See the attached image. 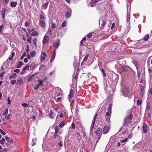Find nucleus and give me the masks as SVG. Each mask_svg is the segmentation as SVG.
<instances>
[{
  "instance_id": "27",
  "label": "nucleus",
  "mask_w": 152,
  "mask_h": 152,
  "mask_svg": "<svg viewBox=\"0 0 152 152\" xmlns=\"http://www.w3.org/2000/svg\"><path fill=\"white\" fill-rule=\"evenodd\" d=\"M16 77V74L15 73H13L9 77V78L11 80L12 78H15Z\"/></svg>"
},
{
  "instance_id": "32",
  "label": "nucleus",
  "mask_w": 152,
  "mask_h": 152,
  "mask_svg": "<svg viewBox=\"0 0 152 152\" xmlns=\"http://www.w3.org/2000/svg\"><path fill=\"white\" fill-rule=\"evenodd\" d=\"M37 39L36 38H34V39L33 40V42L34 44V45L36 47H37Z\"/></svg>"
},
{
  "instance_id": "53",
  "label": "nucleus",
  "mask_w": 152,
  "mask_h": 152,
  "mask_svg": "<svg viewBox=\"0 0 152 152\" xmlns=\"http://www.w3.org/2000/svg\"><path fill=\"white\" fill-rule=\"evenodd\" d=\"M148 71L149 75L151 77L152 76V69H149Z\"/></svg>"
},
{
  "instance_id": "3",
  "label": "nucleus",
  "mask_w": 152,
  "mask_h": 152,
  "mask_svg": "<svg viewBox=\"0 0 152 152\" xmlns=\"http://www.w3.org/2000/svg\"><path fill=\"white\" fill-rule=\"evenodd\" d=\"M98 113H96L94 115L93 118L92 124H100L102 123L101 119L97 117Z\"/></svg>"
},
{
  "instance_id": "58",
  "label": "nucleus",
  "mask_w": 152,
  "mask_h": 152,
  "mask_svg": "<svg viewBox=\"0 0 152 152\" xmlns=\"http://www.w3.org/2000/svg\"><path fill=\"white\" fill-rule=\"evenodd\" d=\"M21 105L22 106L24 107H28V104L26 103H22Z\"/></svg>"
},
{
  "instance_id": "16",
  "label": "nucleus",
  "mask_w": 152,
  "mask_h": 152,
  "mask_svg": "<svg viewBox=\"0 0 152 152\" xmlns=\"http://www.w3.org/2000/svg\"><path fill=\"white\" fill-rule=\"evenodd\" d=\"M60 41L59 40H58L56 42H55L53 45L54 47H55L56 48V49L60 45Z\"/></svg>"
},
{
  "instance_id": "43",
  "label": "nucleus",
  "mask_w": 152,
  "mask_h": 152,
  "mask_svg": "<svg viewBox=\"0 0 152 152\" xmlns=\"http://www.w3.org/2000/svg\"><path fill=\"white\" fill-rule=\"evenodd\" d=\"M60 109V107L58 106H56V107H55L54 110L55 111H56L58 112V110H59Z\"/></svg>"
},
{
  "instance_id": "31",
  "label": "nucleus",
  "mask_w": 152,
  "mask_h": 152,
  "mask_svg": "<svg viewBox=\"0 0 152 152\" xmlns=\"http://www.w3.org/2000/svg\"><path fill=\"white\" fill-rule=\"evenodd\" d=\"M113 106L112 104H110L108 108V111L110 112H111L112 108Z\"/></svg>"
},
{
  "instance_id": "36",
  "label": "nucleus",
  "mask_w": 152,
  "mask_h": 152,
  "mask_svg": "<svg viewBox=\"0 0 152 152\" xmlns=\"http://www.w3.org/2000/svg\"><path fill=\"white\" fill-rule=\"evenodd\" d=\"M33 78L34 77L33 76L31 75L28 77L27 79V80L28 82H31L32 80L33 79Z\"/></svg>"
},
{
  "instance_id": "19",
  "label": "nucleus",
  "mask_w": 152,
  "mask_h": 152,
  "mask_svg": "<svg viewBox=\"0 0 152 152\" xmlns=\"http://www.w3.org/2000/svg\"><path fill=\"white\" fill-rule=\"evenodd\" d=\"M150 109V103L148 102H147L146 103V111L147 112L149 111Z\"/></svg>"
},
{
  "instance_id": "20",
  "label": "nucleus",
  "mask_w": 152,
  "mask_h": 152,
  "mask_svg": "<svg viewBox=\"0 0 152 152\" xmlns=\"http://www.w3.org/2000/svg\"><path fill=\"white\" fill-rule=\"evenodd\" d=\"M23 80L22 78H18L17 80V84L18 85H20L23 82Z\"/></svg>"
},
{
  "instance_id": "56",
  "label": "nucleus",
  "mask_w": 152,
  "mask_h": 152,
  "mask_svg": "<svg viewBox=\"0 0 152 152\" xmlns=\"http://www.w3.org/2000/svg\"><path fill=\"white\" fill-rule=\"evenodd\" d=\"M7 149L6 148H4L0 150V152H7Z\"/></svg>"
},
{
  "instance_id": "44",
  "label": "nucleus",
  "mask_w": 152,
  "mask_h": 152,
  "mask_svg": "<svg viewBox=\"0 0 152 152\" xmlns=\"http://www.w3.org/2000/svg\"><path fill=\"white\" fill-rule=\"evenodd\" d=\"M52 33V30L51 29L49 28L48 30L47 34L49 35L51 34Z\"/></svg>"
},
{
  "instance_id": "5",
  "label": "nucleus",
  "mask_w": 152,
  "mask_h": 152,
  "mask_svg": "<svg viewBox=\"0 0 152 152\" xmlns=\"http://www.w3.org/2000/svg\"><path fill=\"white\" fill-rule=\"evenodd\" d=\"M5 141V140L4 138H2L0 140V143L3 145V146L4 147H5L6 145L7 147H9L10 145L8 144L7 142H5L4 143V142Z\"/></svg>"
},
{
  "instance_id": "40",
  "label": "nucleus",
  "mask_w": 152,
  "mask_h": 152,
  "mask_svg": "<svg viewBox=\"0 0 152 152\" xmlns=\"http://www.w3.org/2000/svg\"><path fill=\"white\" fill-rule=\"evenodd\" d=\"M8 113V109H6L5 110H4V112H3V113H2V115H6Z\"/></svg>"
},
{
  "instance_id": "33",
  "label": "nucleus",
  "mask_w": 152,
  "mask_h": 152,
  "mask_svg": "<svg viewBox=\"0 0 152 152\" xmlns=\"http://www.w3.org/2000/svg\"><path fill=\"white\" fill-rule=\"evenodd\" d=\"M130 15L129 13H127L126 15V20L127 22L129 21L130 20Z\"/></svg>"
},
{
  "instance_id": "17",
  "label": "nucleus",
  "mask_w": 152,
  "mask_h": 152,
  "mask_svg": "<svg viewBox=\"0 0 152 152\" xmlns=\"http://www.w3.org/2000/svg\"><path fill=\"white\" fill-rule=\"evenodd\" d=\"M30 66L27 65L26 66L22 69V72L24 73L25 72L26 70H29Z\"/></svg>"
},
{
  "instance_id": "26",
  "label": "nucleus",
  "mask_w": 152,
  "mask_h": 152,
  "mask_svg": "<svg viewBox=\"0 0 152 152\" xmlns=\"http://www.w3.org/2000/svg\"><path fill=\"white\" fill-rule=\"evenodd\" d=\"M54 113L53 111L51 110L50 111L49 114V117L51 119H53L54 118V116H53Z\"/></svg>"
},
{
  "instance_id": "8",
  "label": "nucleus",
  "mask_w": 152,
  "mask_h": 152,
  "mask_svg": "<svg viewBox=\"0 0 152 152\" xmlns=\"http://www.w3.org/2000/svg\"><path fill=\"white\" fill-rule=\"evenodd\" d=\"M49 40V37L48 36H45L43 39L42 41V44L43 45H44L46 43H48Z\"/></svg>"
},
{
  "instance_id": "6",
  "label": "nucleus",
  "mask_w": 152,
  "mask_h": 152,
  "mask_svg": "<svg viewBox=\"0 0 152 152\" xmlns=\"http://www.w3.org/2000/svg\"><path fill=\"white\" fill-rule=\"evenodd\" d=\"M74 93L75 92L74 91H73L72 89H71L70 91L69 94L68 96V98L70 102L71 100H72L71 98L73 97Z\"/></svg>"
},
{
  "instance_id": "35",
  "label": "nucleus",
  "mask_w": 152,
  "mask_h": 152,
  "mask_svg": "<svg viewBox=\"0 0 152 152\" xmlns=\"http://www.w3.org/2000/svg\"><path fill=\"white\" fill-rule=\"evenodd\" d=\"M49 2L48 1L46 3L42 5V7H43V9H46L47 8L48 5L49 4Z\"/></svg>"
},
{
  "instance_id": "46",
  "label": "nucleus",
  "mask_w": 152,
  "mask_h": 152,
  "mask_svg": "<svg viewBox=\"0 0 152 152\" xmlns=\"http://www.w3.org/2000/svg\"><path fill=\"white\" fill-rule=\"evenodd\" d=\"M88 55H86V56L84 57L83 62H85L87 61L88 59Z\"/></svg>"
},
{
  "instance_id": "50",
  "label": "nucleus",
  "mask_w": 152,
  "mask_h": 152,
  "mask_svg": "<svg viewBox=\"0 0 152 152\" xmlns=\"http://www.w3.org/2000/svg\"><path fill=\"white\" fill-rule=\"evenodd\" d=\"M36 55L35 52V51H33L31 52L30 55L32 57H34Z\"/></svg>"
},
{
  "instance_id": "13",
  "label": "nucleus",
  "mask_w": 152,
  "mask_h": 152,
  "mask_svg": "<svg viewBox=\"0 0 152 152\" xmlns=\"http://www.w3.org/2000/svg\"><path fill=\"white\" fill-rule=\"evenodd\" d=\"M45 57H47L45 52L42 53L41 55L40 60L42 61H44L45 59Z\"/></svg>"
},
{
  "instance_id": "52",
  "label": "nucleus",
  "mask_w": 152,
  "mask_h": 152,
  "mask_svg": "<svg viewBox=\"0 0 152 152\" xmlns=\"http://www.w3.org/2000/svg\"><path fill=\"white\" fill-rule=\"evenodd\" d=\"M128 141V138H126L125 139L123 140H121V142L122 143H125L126 141Z\"/></svg>"
},
{
  "instance_id": "34",
  "label": "nucleus",
  "mask_w": 152,
  "mask_h": 152,
  "mask_svg": "<svg viewBox=\"0 0 152 152\" xmlns=\"http://www.w3.org/2000/svg\"><path fill=\"white\" fill-rule=\"evenodd\" d=\"M111 112H107L106 113V115L108 117H110V114H111ZM106 119L107 121H108L110 119V117H109V118L108 117L107 118H106Z\"/></svg>"
},
{
  "instance_id": "38",
  "label": "nucleus",
  "mask_w": 152,
  "mask_h": 152,
  "mask_svg": "<svg viewBox=\"0 0 152 152\" xmlns=\"http://www.w3.org/2000/svg\"><path fill=\"white\" fill-rule=\"evenodd\" d=\"M149 36L148 34H146L144 37L143 40L145 41H147L148 39Z\"/></svg>"
},
{
  "instance_id": "51",
  "label": "nucleus",
  "mask_w": 152,
  "mask_h": 152,
  "mask_svg": "<svg viewBox=\"0 0 152 152\" xmlns=\"http://www.w3.org/2000/svg\"><path fill=\"white\" fill-rule=\"evenodd\" d=\"M16 82V80L14 79L12 80L11 81V83L12 85L15 84Z\"/></svg>"
},
{
  "instance_id": "30",
  "label": "nucleus",
  "mask_w": 152,
  "mask_h": 152,
  "mask_svg": "<svg viewBox=\"0 0 152 152\" xmlns=\"http://www.w3.org/2000/svg\"><path fill=\"white\" fill-rule=\"evenodd\" d=\"M54 129L55 130V133L54 134H58L59 130V127L58 126H56L55 127Z\"/></svg>"
},
{
  "instance_id": "22",
  "label": "nucleus",
  "mask_w": 152,
  "mask_h": 152,
  "mask_svg": "<svg viewBox=\"0 0 152 152\" xmlns=\"http://www.w3.org/2000/svg\"><path fill=\"white\" fill-rule=\"evenodd\" d=\"M15 55V53L14 52H12L11 55L9 58V60H12Z\"/></svg>"
},
{
  "instance_id": "28",
  "label": "nucleus",
  "mask_w": 152,
  "mask_h": 152,
  "mask_svg": "<svg viewBox=\"0 0 152 152\" xmlns=\"http://www.w3.org/2000/svg\"><path fill=\"white\" fill-rule=\"evenodd\" d=\"M38 85L39 86H43V81L41 80H38Z\"/></svg>"
},
{
  "instance_id": "61",
  "label": "nucleus",
  "mask_w": 152,
  "mask_h": 152,
  "mask_svg": "<svg viewBox=\"0 0 152 152\" xmlns=\"http://www.w3.org/2000/svg\"><path fill=\"white\" fill-rule=\"evenodd\" d=\"M39 86H38V85H37L35 86L34 87V90H37L39 88Z\"/></svg>"
},
{
  "instance_id": "12",
  "label": "nucleus",
  "mask_w": 152,
  "mask_h": 152,
  "mask_svg": "<svg viewBox=\"0 0 152 152\" xmlns=\"http://www.w3.org/2000/svg\"><path fill=\"white\" fill-rule=\"evenodd\" d=\"M39 23L41 27L44 28L45 27V23L44 20H39Z\"/></svg>"
},
{
  "instance_id": "62",
  "label": "nucleus",
  "mask_w": 152,
  "mask_h": 152,
  "mask_svg": "<svg viewBox=\"0 0 152 152\" xmlns=\"http://www.w3.org/2000/svg\"><path fill=\"white\" fill-rule=\"evenodd\" d=\"M55 57L54 56H53L52 55V57L50 59V62H52L53 61V60L54 59Z\"/></svg>"
},
{
  "instance_id": "15",
  "label": "nucleus",
  "mask_w": 152,
  "mask_h": 152,
  "mask_svg": "<svg viewBox=\"0 0 152 152\" xmlns=\"http://www.w3.org/2000/svg\"><path fill=\"white\" fill-rule=\"evenodd\" d=\"M99 0H91L90 2V5L91 7H94L95 5V4L99 1Z\"/></svg>"
},
{
  "instance_id": "2",
  "label": "nucleus",
  "mask_w": 152,
  "mask_h": 152,
  "mask_svg": "<svg viewBox=\"0 0 152 152\" xmlns=\"http://www.w3.org/2000/svg\"><path fill=\"white\" fill-rule=\"evenodd\" d=\"M127 115L124 119V124H128L131 122L133 118V115L132 112L129 111L127 112Z\"/></svg>"
},
{
  "instance_id": "45",
  "label": "nucleus",
  "mask_w": 152,
  "mask_h": 152,
  "mask_svg": "<svg viewBox=\"0 0 152 152\" xmlns=\"http://www.w3.org/2000/svg\"><path fill=\"white\" fill-rule=\"evenodd\" d=\"M142 103V101L140 99H138L137 101V105L138 106L140 105Z\"/></svg>"
},
{
  "instance_id": "48",
  "label": "nucleus",
  "mask_w": 152,
  "mask_h": 152,
  "mask_svg": "<svg viewBox=\"0 0 152 152\" xmlns=\"http://www.w3.org/2000/svg\"><path fill=\"white\" fill-rule=\"evenodd\" d=\"M101 71L103 75L104 76V77H106V74L105 73V71H104V69H103V68H102L101 69Z\"/></svg>"
},
{
  "instance_id": "7",
  "label": "nucleus",
  "mask_w": 152,
  "mask_h": 152,
  "mask_svg": "<svg viewBox=\"0 0 152 152\" xmlns=\"http://www.w3.org/2000/svg\"><path fill=\"white\" fill-rule=\"evenodd\" d=\"M128 124H123L122 127L120 129L119 132L123 130L124 132H126L127 131V127L128 126Z\"/></svg>"
},
{
  "instance_id": "55",
  "label": "nucleus",
  "mask_w": 152,
  "mask_h": 152,
  "mask_svg": "<svg viewBox=\"0 0 152 152\" xmlns=\"http://www.w3.org/2000/svg\"><path fill=\"white\" fill-rule=\"evenodd\" d=\"M0 132L3 135H5L6 134V133L5 132H4L3 130L1 129H0Z\"/></svg>"
},
{
  "instance_id": "41",
  "label": "nucleus",
  "mask_w": 152,
  "mask_h": 152,
  "mask_svg": "<svg viewBox=\"0 0 152 152\" xmlns=\"http://www.w3.org/2000/svg\"><path fill=\"white\" fill-rule=\"evenodd\" d=\"M23 64V63L21 61H20L19 63L17 65V67L19 68H20Z\"/></svg>"
},
{
  "instance_id": "63",
  "label": "nucleus",
  "mask_w": 152,
  "mask_h": 152,
  "mask_svg": "<svg viewBox=\"0 0 152 152\" xmlns=\"http://www.w3.org/2000/svg\"><path fill=\"white\" fill-rule=\"evenodd\" d=\"M5 115V117L7 119H9L10 118V115Z\"/></svg>"
},
{
  "instance_id": "37",
  "label": "nucleus",
  "mask_w": 152,
  "mask_h": 152,
  "mask_svg": "<svg viewBox=\"0 0 152 152\" xmlns=\"http://www.w3.org/2000/svg\"><path fill=\"white\" fill-rule=\"evenodd\" d=\"M6 8H4V10L1 13L2 17L3 18L5 17V11H6Z\"/></svg>"
},
{
  "instance_id": "18",
  "label": "nucleus",
  "mask_w": 152,
  "mask_h": 152,
  "mask_svg": "<svg viewBox=\"0 0 152 152\" xmlns=\"http://www.w3.org/2000/svg\"><path fill=\"white\" fill-rule=\"evenodd\" d=\"M31 35L33 37H37L38 36L39 33L37 31H34L31 34Z\"/></svg>"
},
{
  "instance_id": "4",
  "label": "nucleus",
  "mask_w": 152,
  "mask_h": 152,
  "mask_svg": "<svg viewBox=\"0 0 152 152\" xmlns=\"http://www.w3.org/2000/svg\"><path fill=\"white\" fill-rule=\"evenodd\" d=\"M72 9L69 7L67 8V11L65 13V17L66 18H69L71 15Z\"/></svg>"
},
{
  "instance_id": "57",
  "label": "nucleus",
  "mask_w": 152,
  "mask_h": 152,
  "mask_svg": "<svg viewBox=\"0 0 152 152\" xmlns=\"http://www.w3.org/2000/svg\"><path fill=\"white\" fill-rule=\"evenodd\" d=\"M61 97H58L57 99L56 100V101L57 102H60L61 101Z\"/></svg>"
},
{
  "instance_id": "54",
  "label": "nucleus",
  "mask_w": 152,
  "mask_h": 152,
  "mask_svg": "<svg viewBox=\"0 0 152 152\" xmlns=\"http://www.w3.org/2000/svg\"><path fill=\"white\" fill-rule=\"evenodd\" d=\"M128 70L126 68V67H124L122 68V72H126Z\"/></svg>"
},
{
  "instance_id": "10",
  "label": "nucleus",
  "mask_w": 152,
  "mask_h": 152,
  "mask_svg": "<svg viewBox=\"0 0 152 152\" xmlns=\"http://www.w3.org/2000/svg\"><path fill=\"white\" fill-rule=\"evenodd\" d=\"M53 138L54 139H55V141H58L61 139V137L58 135V134H54L53 135Z\"/></svg>"
},
{
  "instance_id": "14",
  "label": "nucleus",
  "mask_w": 152,
  "mask_h": 152,
  "mask_svg": "<svg viewBox=\"0 0 152 152\" xmlns=\"http://www.w3.org/2000/svg\"><path fill=\"white\" fill-rule=\"evenodd\" d=\"M59 118H61L62 120H63L64 119V116L62 113H61L57 115L56 120L58 121V119Z\"/></svg>"
},
{
  "instance_id": "47",
  "label": "nucleus",
  "mask_w": 152,
  "mask_h": 152,
  "mask_svg": "<svg viewBox=\"0 0 152 152\" xmlns=\"http://www.w3.org/2000/svg\"><path fill=\"white\" fill-rule=\"evenodd\" d=\"M26 52H24L23 54L21 56V57L20 58V59L21 60H22L23 58L25 56H26Z\"/></svg>"
},
{
  "instance_id": "21",
  "label": "nucleus",
  "mask_w": 152,
  "mask_h": 152,
  "mask_svg": "<svg viewBox=\"0 0 152 152\" xmlns=\"http://www.w3.org/2000/svg\"><path fill=\"white\" fill-rule=\"evenodd\" d=\"M10 4L12 7H15L16 6L18 3L16 2L11 1L10 3Z\"/></svg>"
},
{
  "instance_id": "59",
  "label": "nucleus",
  "mask_w": 152,
  "mask_h": 152,
  "mask_svg": "<svg viewBox=\"0 0 152 152\" xmlns=\"http://www.w3.org/2000/svg\"><path fill=\"white\" fill-rule=\"evenodd\" d=\"M58 145H59V146L60 147H62L63 145V143L62 142L60 141L58 142Z\"/></svg>"
},
{
  "instance_id": "39",
  "label": "nucleus",
  "mask_w": 152,
  "mask_h": 152,
  "mask_svg": "<svg viewBox=\"0 0 152 152\" xmlns=\"http://www.w3.org/2000/svg\"><path fill=\"white\" fill-rule=\"evenodd\" d=\"M78 74L77 73L75 75V78H74V81H75L76 82H77V78L78 77Z\"/></svg>"
},
{
  "instance_id": "24",
  "label": "nucleus",
  "mask_w": 152,
  "mask_h": 152,
  "mask_svg": "<svg viewBox=\"0 0 152 152\" xmlns=\"http://www.w3.org/2000/svg\"><path fill=\"white\" fill-rule=\"evenodd\" d=\"M140 94L142 96L144 92V88L142 87L140 88Z\"/></svg>"
},
{
  "instance_id": "23",
  "label": "nucleus",
  "mask_w": 152,
  "mask_h": 152,
  "mask_svg": "<svg viewBox=\"0 0 152 152\" xmlns=\"http://www.w3.org/2000/svg\"><path fill=\"white\" fill-rule=\"evenodd\" d=\"M107 20H103L101 23V25L102 27H101V29H103L104 28V26L105 24L107 23Z\"/></svg>"
},
{
  "instance_id": "49",
  "label": "nucleus",
  "mask_w": 152,
  "mask_h": 152,
  "mask_svg": "<svg viewBox=\"0 0 152 152\" xmlns=\"http://www.w3.org/2000/svg\"><path fill=\"white\" fill-rule=\"evenodd\" d=\"M92 33H93L91 32L88 34L87 35L88 38H91L92 37Z\"/></svg>"
},
{
  "instance_id": "60",
  "label": "nucleus",
  "mask_w": 152,
  "mask_h": 152,
  "mask_svg": "<svg viewBox=\"0 0 152 152\" xmlns=\"http://www.w3.org/2000/svg\"><path fill=\"white\" fill-rule=\"evenodd\" d=\"M32 142H33V144L32 145V146H34V145L36 144V140H33L32 139Z\"/></svg>"
},
{
  "instance_id": "1",
  "label": "nucleus",
  "mask_w": 152,
  "mask_h": 152,
  "mask_svg": "<svg viewBox=\"0 0 152 152\" xmlns=\"http://www.w3.org/2000/svg\"><path fill=\"white\" fill-rule=\"evenodd\" d=\"M97 127L95 126V124H92L90 129V134L91 135L93 136V130L94 129L95 133L96 134L97 136V139L96 143H97L100 139L102 133V129L100 128H98L97 130H95L96 129Z\"/></svg>"
},
{
  "instance_id": "9",
  "label": "nucleus",
  "mask_w": 152,
  "mask_h": 152,
  "mask_svg": "<svg viewBox=\"0 0 152 152\" xmlns=\"http://www.w3.org/2000/svg\"><path fill=\"white\" fill-rule=\"evenodd\" d=\"M110 129V127L107 125L104 126L103 129V133L106 134L109 131Z\"/></svg>"
},
{
  "instance_id": "11",
  "label": "nucleus",
  "mask_w": 152,
  "mask_h": 152,
  "mask_svg": "<svg viewBox=\"0 0 152 152\" xmlns=\"http://www.w3.org/2000/svg\"><path fill=\"white\" fill-rule=\"evenodd\" d=\"M149 129V126L147 124H143V131L145 133H146L148 130Z\"/></svg>"
},
{
  "instance_id": "25",
  "label": "nucleus",
  "mask_w": 152,
  "mask_h": 152,
  "mask_svg": "<svg viewBox=\"0 0 152 152\" xmlns=\"http://www.w3.org/2000/svg\"><path fill=\"white\" fill-rule=\"evenodd\" d=\"M42 14H40L39 17L40 20H44L45 19V17L44 16V14L42 12Z\"/></svg>"
},
{
  "instance_id": "29",
  "label": "nucleus",
  "mask_w": 152,
  "mask_h": 152,
  "mask_svg": "<svg viewBox=\"0 0 152 152\" xmlns=\"http://www.w3.org/2000/svg\"><path fill=\"white\" fill-rule=\"evenodd\" d=\"M6 140L10 143H11L13 142V140L11 139L10 138L8 137H6Z\"/></svg>"
},
{
  "instance_id": "42",
  "label": "nucleus",
  "mask_w": 152,
  "mask_h": 152,
  "mask_svg": "<svg viewBox=\"0 0 152 152\" xmlns=\"http://www.w3.org/2000/svg\"><path fill=\"white\" fill-rule=\"evenodd\" d=\"M67 22L66 21H64L63 23H62L61 26L63 27H64L66 25Z\"/></svg>"
},
{
  "instance_id": "64",
  "label": "nucleus",
  "mask_w": 152,
  "mask_h": 152,
  "mask_svg": "<svg viewBox=\"0 0 152 152\" xmlns=\"http://www.w3.org/2000/svg\"><path fill=\"white\" fill-rule=\"evenodd\" d=\"M25 26L26 27H28V21H26L25 22Z\"/></svg>"
}]
</instances>
